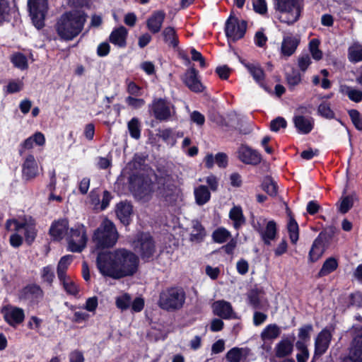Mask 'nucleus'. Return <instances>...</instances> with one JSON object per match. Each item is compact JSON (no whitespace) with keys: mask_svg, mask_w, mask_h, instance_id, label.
I'll return each mask as SVG.
<instances>
[{"mask_svg":"<svg viewBox=\"0 0 362 362\" xmlns=\"http://www.w3.org/2000/svg\"><path fill=\"white\" fill-rule=\"evenodd\" d=\"M34 144L40 146L45 144V137L42 132H35L20 144L18 146L19 156H22L25 151L32 149L34 146Z\"/></svg>","mask_w":362,"mask_h":362,"instance_id":"nucleus-24","label":"nucleus"},{"mask_svg":"<svg viewBox=\"0 0 362 362\" xmlns=\"http://www.w3.org/2000/svg\"><path fill=\"white\" fill-rule=\"evenodd\" d=\"M231 117L230 120L226 121L214 108L212 105L208 111V117L210 122L216 126H234L237 117L235 114H230L228 115Z\"/></svg>","mask_w":362,"mask_h":362,"instance_id":"nucleus-27","label":"nucleus"},{"mask_svg":"<svg viewBox=\"0 0 362 362\" xmlns=\"http://www.w3.org/2000/svg\"><path fill=\"white\" fill-rule=\"evenodd\" d=\"M349 115L351 117V119L355 126V127L362 131V119L361 117V115L359 112L356 110H350L349 111Z\"/></svg>","mask_w":362,"mask_h":362,"instance_id":"nucleus-59","label":"nucleus"},{"mask_svg":"<svg viewBox=\"0 0 362 362\" xmlns=\"http://www.w3.org/2000/svg\"><path fill=\"white\" fill-rule=\"evenodd\" d=\"M87 14L82 10L65 11L57 19L55 29L62 40L69 41L77 37L83 30Z\"/></svg>","mask_w":362,"mask_h":362,"instance_id":"nucleus-2","label":"nucleus"},{"mask_svg":"<svg viewBox=\"0 0 362 362\" xmlns=\"http://www.w3.org/2000/svg\"><path fill=\"white\" fill-rule=\"evenodd\" d=\"M40 276L42 281L51 286L55 278L53 267L47 265L42 267L40 271Z\"/></svg>","mask_w":362,"mask_h":362,"instance_id":"nucleus-44","label":"nucleus"},{"mask_svg":"<svg viewBox=\"0 0 362 362\" xmlns=\"http://www.w3.org/2000/svg\"><path fill=\"white\" fill-rule=\"evenodd\" d=\"M338 267L337 261L334 257H329L323 263L321 269L318 273V276L322 277L327 276L331 272L337 269Z\"/></svg>","mask_w":362,"mask_h":362,"instance_id":"nucleus-42","label":"nucleus"},{"mask_svg":"<svg viewBox=\"0 0 362 362\" xmlns=\"http://www.w3.org/2000/svg\"><path fill=\"white\" fill-rule=\"evenodd\" d=\"M318 112L320 114V115L327 119H332L334 117V113L331 110L329 104L326 103H321L319 105Z\"/></svg>","mask_w":362,"mask_h":362,"instance_id":"nucleus-61","label":"nucleus"},{"mask_svg":"<svg viewBox=\"0 0 362 362\" xmlns=\"http://www.w3.org/2000/svg\"><path fill=\"white\" fill-rule=\"evenodd\" d=\"M125 103L129 107L134 110L141 109L146 104L144 99L131 95H129L125 98Z\"/></svg>","mask_w":362,"mask_h":362,"instance_id":"nucleus-54","label":"nucleus"},{"mask_svg":"<svg viewBox=\"0 0 362 362\" xmlns=\"http://www.w3.org/2000/svg\"><path fill=\"white\" fill-rule=\"evenodd\" d=\"M245 352L244 349L234 347L227 352L226 358L229 362H241L246 356Z\"/></svg>","mask_w":362,"mask_h":362,"instance_id":"nucleus-41","label":"nucleus"},{"mask_svg":"<svg viewBox=\"0 0 362 362\" xmlns=\"http://www.w3.org/2000/svg\"><path fill=\"white\" fill-rule=\"evenodd\" d=\"M44 295L42 288L36 284H29L19 292V298L29 300L32 305H37L43 299Z\"/></svg>","mask_w":362,"mask_h":362,"instance_id":"nucleus-16","label":"nucleus"},{"mask_svg":"<svg viewBox=\"0 0 362 362\" xmlns=\"http://www.w3.org/2000/svg\"><path fill=\"white\" fill-rule=\"evenodd\" d=\"M336 230L337 229L334 226H329L322 231L317 236V238L320 239V240H321V242L323 243L325 245L328 247L330 241L336 233Z\"/></svg>","mask_w":362,"mask_h":362,"instance_id":"nucleus-50","label":"nucleus"},{"mask_svg":"<svg viewBox=\"0 0 362 362\" xmlns=\"http://www.w3.org/2000/svg\"><path fill=\"white\" fill-rule=\"evenodd\" d=\"M340 91L348 96V98L355 102L359 103L362 100V91L355 89L351 86H348L346 85L341 86Z\"/></svg>","mask_w":362,"mask_h":362,"instance_id":"nucleus-40","label":"nucleus"},{"mask_svg":"<svg viewBox=\"0 0 362 362\" xmlns=\"http://www.w3.org/2000/svg\"><path fill=\"white\" fill-rule=\"evenodd\" d=\"M23 87L22 81H11L4 88V91L6 94H13L20 92Z\"/></svg>","mask_w":362,"mask_h":362,"instance_id":"nucleus-56","label":"nucleus"},{"mask_svg":"<svg viewBox=\"0 0 362 362\" xmlns=\"http://www.w3.org/2000/svg\"><path fill=\"white\" fill-rule=\"evenodd\" d=\"M333 330V328L326 327L317 334L315 341V356H320L327 351L332 340Z\"/></svg>","mask_w":362,"mask_h":362,"instance_id":"nucleus-17","label":"nucleus"},{"mask_svg":"<svg viewBox=\"0 0 362 362\" xmlns=\"http://www.w3.org/2000/svg\"><path fill=\"white\" fill-rule=\"evenodd\" d=\"M299 43L300 37L298 36H285L281 43V54L286 57L291 56L295 52Z\"/></svg>","mask_w":362,"mask_h":362,"instance_id":"nucleus-29","label":"nucleus"},{"mask_svg":"<svg viewBox=\"0 0 362 362\" xmlns=\"http://www.w3.org/2000/svg\"><path fill=\"white\" fill-rule=\"evenodd\" d=\"M287 228L291 243L296 244L298 240V225L293 218H290Z\"/></svg>","mask_w":362,"mask_h":362,"instance_id":"nucleus-51","label":"nucleus"},{"mask_svg":"<svg viewBox=\"0 0 362 362\" xmlns=\"http://www.w3.org/2000/svg\"><path fill=\"white\" fill-rule=\"evenodd\" d=\"M38 175V165L33 154H28L22 164V179L26 182Z\"/></svg>","mask_w":362,"mask_h":362,"instance_id":"nucleus-19","label":"nucleus"},{"mask_svg":"<svg viewBox=\"0 0 362 362\" xmlns=\"http://www.w3.org/2000/svg\"><path fill=\"white\" fill-rule=\"evenodd\" d=\"M262 188L270 196H276L277 194V185L271 177L264 179Z\"/></svg>","mask_w":362,"mask_h":362,"instance_id":"nucleus-49","label":"nucleus"},{"mask_svg":"<svg viewBox=\"0 0 362 362\" xmlns=\"http://www.w3.org/2000/svg\"><path fill=\"white\" fill-rule=\"evenodd\" d=\"M127 129L132 139L139 140L141 138V124L138 117H132L127 122Z\"/></svg>","mask_w":362,"mask_h":362,"instance_id":"nucleus-36","label":"nucleus"},{"mask_svg":"<svg viewBox=\"0 0 362 362\" xmlns=\"http://www.w3.org/2000/svg\"><path fill=\"white\" fill-rule=\"evenodd\" d=\"M356 199V197L355 194L342 197L339 203L337 204L339 211L343 214L347 213L353 206L354 202Z\"/></svg>","mask_w":362,"mask_h":362,"instance_id":"nucleus-43","label":"nucleus"},{"mask_svg":"<svg viewBox=\"0 0 362 362\" xmlns=\"http://www.w3.org/2000/svg\"><path fill=\"white\" fill-rule=\"evenodd\" d=\"M112 157L110 155L108 157L99 156L98 158L97 167L100 170H106L112 165Z\"/></svg>","mask_w":362,"mask_h":362,"instance_id":"nucleus-64","label":"nucleus"},{"mask_svg":"<svg viewBox=\"0 0 362 362\" xmlns=\"http://www.w3.org/2000/svg\"><path fill=\"white\" fill-rule=\"evenodd\" d=\"M118 232L114 223L105 218L95 230L92 239L97 249L112 247L117 242Z\"/></svg>","mask_w":362,"mask_h":362,"instance_id":"nucleus-3","label":"nucleus"},{"mask_svg":"<svg viewBox=\"0 0 362 362\" xmlns=\"http://www.w3.org/2000/svg\"><path fill=\"white\" fill-rule=\"evenodd\" d=\"M293 123L298 132L305 134L310 132L313 127L312 119L302 115H295Z\"/></svg>","mask_w":362,"mask_h":362,"instance_id":"nucleus-31","label":"nucleus"},{"mask_svg":"<svg viewBox=\"0 0 362 362\" xmlns=\"http://www.w3.org/2000/svg\"><path fill=\"white\" fill-rule=\"evenodd\" d=\"M165 16L166 13L163 10L153 11L146 22L148 30L152 34L158 33L161 30Z\"/></svg>","mask_w":362,"mask_h":362,"instance_id":"nucleus-21","label":"nucleus"},{"mask_svg":"<svg viewBox=\"0 0 362 362\" xmlns=\"http://www.w3.org/2000/svg\"><path fill=\"white\" fill-rule=\"evenodd\" d=\"M139 264V257L125 248L99 252L96 258L100 273L113 279L133 276L138 271Z\"/></svg>","mask_w":362,"mask_h":362,"instance_id":"nucleus-1","label":"nucleus"},{"mask_svg":"<svg viewBox=\"0 0 362 362\" xmlns=\"http://www.w3.org/2000/svg\"><path fill=\"white\" fill-rule=\"evenodd\" d=\"M286 121L281 117H278L270 122V129L272 132H278L280 128H286Z\"/></svg>","mask_w":362,"mask_h":362,"instance_id":"nucleus-63","label":"nucleus"},{"mask_svg":"<svg viewBox=\"0 0 362 362\" xmlns=\"http://www.w3.org/2000/svg\"><path fill=\"white\" fill-rule=\"evenodd\" d=\"M274 7L282 13L288 14V17L281 19L288 24L296 22L300 13V8L298 0H274Z\"/></svg>","mask_w":362,"mask_h":362,"instance_id":"nucleus-10","label":"nucleus"},{"mask_svg":"<svg viewBox=\"0 0 362 362\" xmlns=\"http://www.w3.org/2000/svg\"><path fill=\"white\" fill-rule=\"evenodd\" d=\"M141 87H140L134 81H129V83H127V92L131 96H136V97L141 96Z\"/></svg>","mask_w":362,"mask_h":362,"instance_id":"nucleus-62","label":"nucleus"},{"mask_svg":"<svg viewBox=\"0 0 362 362\" xmlns=\"http://www.w3.org/2000/svg\"><path fill=\"white\" fill-rule=\"evenodd\" d=\"M183 81L185 84L194 92H202L203 86L198 78V71L191 67L185 74Z\"/></svg>","mask_w":362,"mask_h":362,"instance_id":"nucleus-26","label":"nucleus"},{"mask_svg":"<svg viewBox=\"0 0 362 362\" xmlns=\"http://www.w3.org/2000/svg\"><path fill=\"white\" fill-rule=\"evenodd\" d=\"M320 42L317 39H313L309 43L310 52L315 60H320L322 57V52L319 49Z\"/></svg>","mask_w":362,"mask_h":362,"instance_id":"nucleus-55","label":"nucleus"},{"mask_svg":"<svg viewBox=\"0 0 362 362\" xmlns=\"http://www.w3.org/2000/svg\"><path fill=\"white\" fill-rule=\"evenodd\" d=\"M238 158L247 165H256L261 162L260 154L247 146H241L238 151Z\"/></svg>","mask_w":362,"mask_h":362,"instance_id":"nucleus-22","label":"nucleus"},{"mask_svg":"<svg viewBox=\"0 0 362 362\" xmlns=\"http://www.w3.org/2000/svg\"><path fill=\"white\" fill-rule=\"evenodd\" d=\"M66 239L69 251L81 252L86 247L88 240L86 227L83 223H76L69 229Z\"/></svg>","mask_w":362,"mask_h":362,"instance_id":"nucleus-5","label":"nucleus"},{"mask_svg":"<svg viewBox=\"0 0 362 362\" xmlns=\"http://www.w3.org/2000/svg\"><path fill=\"white\" fill-rule=\"evenodd\" d=\"M9 4L6 0H0V25L7 20L9 15Z\"/></svg>","mask_w":362,"mask_h":362,"instance_id":"nucleus-60","label":"nucleus"},{"mask_svg":"<svg viewBox=\"0 0 362 362\" xmlns=\"http://www.w3.org/2000/svg\"><path fill=\"white\" fill-rule=\"evenodd\" d=\"M231 236L230 233L225 228L220 227L212 233V238L215 243H223Z\"/></svg>","mask_w":362,"mask_h":362,"instance_id":"nucleus-46","label":"nucleus"},{"mask_svg":"<svg viewBox=\"0 0 362 362\" xmlns=\"http://www.w3.org/2000/svg\"><path fill=\"white\" fill-rule=\"evenodd\" d=\"M149 114L159 122H167L171 119V103L166 98H154L148 105Z\"/></svg>","mask_w":362,"mask_h":362,"instance_id":"nucleus-7","label":"nucleus"},{"mask_svg":"<svg viewBox=\"0 0 362 362\" xmlns=\"http://www.w3.org/2000/svg\"><path fill=\"white\" fill-rule=\"evenodd\" d=\"M115 213L120 222L125 226H127L132 222V216L133 214V206L131 202L121 201L116 204Z\"/></svg>","mask_w":362,"mask_h":362,"instance_id":"nucleus-20","label":"nucleus"},{"mask_svg":"<svg viewBox=\"0 0 362 362\" xmlns=\"http://www.w3.org/2000/svg\"><path fill=\"white\" fill-rule=\"evenodd\" d=\"M136 250L144 262L153 260L156 251V243L150 234H143L139 238Z\"/></svg>","mask_w":362,"mask_h":362,"instance_id":"nucleus-9","label":"nucleus"},{"mask_svg":"<svg viewBox=\"0 0 362 362\" xmlns=\"http://www.w3.org/2000/svg\"><path fill=\"white\" fill-rule=\"evenodd\" d=\"M185 301V293L181 288L171 287L162 291L159 295L158 305L167 311L180 309Z\"/></svg>","mask_w":362,"mask_h":362,"instance_id":"nucleus-4","label":"nucleus"},{"mask_svg":"<svg viewBox=\"0 0 362 362\" xmlns=\"http://www.w3.org/2000/svg\"><path fill=\"white\" fill-rule=\"evenodd\" d=\"M129 188L135 194L144 197L151 192L152 182L150 178L140 174H132L129 177Z\"/></svg>","mask_w":362,"mask_h":362,"instance_id":"nucleus-12","label":"nucleus"},{"mask_svg":"<svg viewBox=\"0 0 362 362\" xmlns=\"http://www.w3.org/2000/svg\"><path fill=\"white\" fill-rule=\"evenodd\" d=\"M327 247L317 238L314 240L309 252V258L312 262L317 261L324 253Z\"/></svg>","mask_w":362,"mask_h":362,"instance_id":"nucleus-34","label":"nucleus"},{"mask_svg":"<svg viewBox=\"0 0 362 362\" xmlns=\"http://www.w3.org/2000/svg\"><path fill=\"white\" fill-rule=\"evenodd\" d=\"M189 54L192 55V60L199 62L200 66L202 67L204 66V57L202 53L197 51L194 47H190L186 50H180L178 52L179 58L182 60L183 64L186 66H189L191 64Z\"/></svg>","mask_w":362,"mask_h":362,"instance_id":"nucleus-30","label":"nucleus"},{"mask_svg":"<svg viewBox=\"0 0 362 362\" xmlns=\"http://www.w3.org/2000/svg\"><path fill=\"white\" fill-rule=\"evenodd\" d=\"M69 220L66 218H62L54 220L49 229V235L54 241L62 240L64 235H67L69 229Z\"/></svg>","mask_w":362,"mask_h":362,"instance_id":"nucleus-18","label":"nucleus"},{"mask_svg":"<svg viewBox=\"0 0 362 362\" xmlns=\"http://www.w3.org/2000/svg\"><path fill=\"white\" fill-rule=\"evenodd\" d=\"M157 192L167 202H175L177 197V187L174 180L169 175L160 176L157 179Z\"/></svg>","mask_w":362,"mask_h":362,"instance_id":"nucleus-11","label":"nucleus"},{"mask_svg":"<svg viewBox=\"0 0 362 362\" xmlns=\"http://www.w3.org/2000/svg\"><path fill=\"white\" fill-rule=\"evenodd\" d=\"M280 334V329L276 325H268L262 332L261 337L263 340H269L277 338Z\"/></svg>","mask_w":362,"mask_h":362,"instance_id":"nucleus-45","label":"nucleus"},{"mask_svg":"<svg viewBox=\"0 0 362 362\" xmlns=\"http://www.w3.org/2000/svg\"><path fill=\"white\" fill-rule=\"evenodd\" d=\"M62 285L63 286L65 291L69 295L76 296L79 293L78 286L71 279L62 283Z\"/></svg>","mask_w":362,"mask_h":362,"instance_id":"nucleus-57","label":"nucleus"},{"mask_svg":"<svg viewBox=\"0 0 362 362\" xmlns=\"http://www.w3.org/2000/svg\"><path fill=\"white\" fill-rule=\"evenodd\" d=\"M266 218H259L255 222L253 221L252 226L257 230L264 244L270 245L271 241L276 238V224L274 221H269L267 223L265 228H263V224L266 222Z\"/></svg>","mask_w":362,"mask_h":362,"instance_id":"nucleus-13","label":"nucleus"},{"mask_svg":"<svg viewBox=\"0 0 362 362\" xmlns=\"http://www.w3.org/2000/svg\"><path fill=\"white\" fill-rule=\"evenodd\" d=\"M348 58L354 63L362 61V45L355 42L350 46L348 49Z\"/></svg>","mask_w":362,"mask_h":362,"instance_id":"nucleus-39","label":"nucleus"},{"mask_svg":"<svg viewBox=\"0 0 362 362\" xmlns=\"http://www.w3.org/2000/svg\"><path fill=\"white\" fill-rule=\"evenodd\" d=\"M246 28L245 21L240 22L236 17L230 16L226 23L225 31L228 38L236 41L244 36Z\"/></svg>","mask_w":362,"mask_h":362,"instance_id":"nucleus-15","label":"nucleus"},{"mask_svg":"<svg viewBox=\"0 0 362 362\" xmlns=\"http://www.w3.org/2000/svg\"><path fill=\"white\" fill-rule=\"evenodd\" d=\"M28 7L33 25L37 29H42L45 26L48 0H28Z\"/></svg>","mask_w":362,"mask_h":362,"instance_id":"nucleus-8","label":"nucleus"},{"mask_svg":"<svg viewBox=\"0 0 362 362\" xmlns=\"http://www.w3.org/2000/svg\"><path fill=\"white\" fill-rule=\"evenodd\" d=\"M259 294L260 291L257 289L250 290L247 293L249 303L254 309H263Z\"/></svg>","mask_w":362,"mask_h":362,"instance_id":"nucleus-47","label":"nucleus"},{"mask_svg":"<svg viewBox=\"0 0 362 362\" xmlns=\"http://www.w3.org/2000/svg\"><path fill=\"white\" fill-rule=\"evenodd\" d=\"M276 356L279 358L286 356L293 351V344L288 339H284L279 341L275 348Z\"/></svg>","mask_w":362,"mask_h":362,"instance_id":"nucleus-38","label":"nucleus"},{"mask_svg":"<svg viewBox=\"0 0 362 362\" xmlns=\"http://www.w3.org/2000/svg\"><path fill=\"white\" fill-rule=\"evenodd\" d=\"M286 81L290 88H293L300 83L301 76L297 70L292 69L291 72L286 74Z\"/></svg>","mask_w":362,"mask_h":362,"instance_id":"nucleus-53","label":"nucleus"},{"mask_svg":"<svg viewBox=\"0 0 362 362\" xmlns=\"http://www.w3.org/2000/svg\"><path fill=\"white\" fill-rule=\"evenodd\" d=\"M4 320L11 326L22 323L25 319V313L22 308L13 307L6 310L4 315Z\"/></svg>","mask_w":362,"mask_h":362,"instance_id":"nucleus-28","label":"nucleus"},{"mask_svg":"<svg viewBox=\"0 0 362 362\" xmlns=\"http://www.w3.org/2000/svg\"><path fill=\"white\" fill-rule=\"evenodd\" d=\"M244 66L247 68L250 74L252 75L253 78L264 88L266 87L263 84L265 74L260 65L257 63H244Z\"/></svg>","mask_w":362,"mask_h":362,"instance_id":"nucleus-32","label":"nucleus"},{"mask_svg":"<svg viewBox=\"0 0 362 362\" xmlns=\"http://www.w3.org/2000/svg\"><path fill=\"white\" fill-rule=\"evenodd\" d=\"M10 61L13 66L22 71L28 69V62L26 56L21 52H14L10 57Z\"/></svg>","mask_w":362,"mask_h":362,"instance_id":"nucleus-37","label":"nucleus"},{"mask_svg":"<svg viewBox=\"0 0 362 362\" xmlns=\"http://www.w3.org/2000/svg\"><path fill=\"white\" fill-rule=\"evenodd\" d=\"M211 307L214 314L221 318L235 319L237 317L231 304L228 301L223 300L215 301Z\"/></svg>","mask_w":362,"mask_h":362,"instance_id":"nucleus-23","label":"nucleus"},{"mask_svg":"<svg viewBox=\"0 0 362 362\" xmlns=\"http://www.w3.org/2000/svg\"><path fill=\"white\" fill-rule=\"evenodd\" d=\"M128 30L123 25H120L112 30L109 35L108 40L114 45L124 48L127 46Z\"/></svg>","mask_w":362,"mask_h":362,"instance_id":"nucleus-25","label":"nucleus"},{"mask_svg":"<svg viewBox=\"0 0 362 362\" xmlns=\"http://www.w3.org/2000/svg\"><path fill=\"white\" fill-rule=\"evenodd\" d=\"M161 35L165 42L168 43L173 47H177L179 43L178 36L173 27L168 26L165 28Z\"/></svg>","mask_w":362,"mask_h":362,"instance_id":"nucleus-35","label":"nucleus"},{"mask_svg":"<svg viewBox=\"0 0 362 362\" xmlns=\"http://www.w3.org/2000/svg\"><path fill=\"white\" fill-rule=\"evenodd\" d=\"M313 331V326L311 325H306L299 329L298 341H303L305 344L310 338V333Z\"/></svg>","mask_w":362,"mask_h":362,"instance_id":"nucleus-58","label":"nucleus"},{"mask_svg":"<svg viewBox=\"0 0 362 362\" xmlns=\"http://www.w3.org/2000/svg\"><path fill=\"white\" fill-rule=\"evenodd\" d=\"M12 224L14 225L13 230L16 232H18L21 229L24 230V239L28 245H31L34 243L37 235L36 223L34 219L30 218V221H27L25 218L23 221H20L16 218H9L6 220L5 223L6 230H10V227Z\"/></svg>","mask_w":362,"mask_h":362,"instance_id":"nucleus-6","label":"nucleus"},{"mask_svg":"<svg viewBox=\"0 0 362 362\" xmlns=\"http://www.w3.org/2000/svg\"><path fill=\"white\" fill-rule=\"evenodd\" d=\"M296 347L298 351L296 355V359L298 362H306L309 358V351L307 345L303 341H297L296 343Z\"/></svg>","mask_w":362,"mask_h":362,"instance_id":"nucleus-48","label":"nucleus"},{"mask_svg":"<svg viewBox=\"0 0 362 362\" xmlns=\"http://www.w3.org/2000/svg\"><path fill=\"white\" fill-rule=\"evenodd\" d=\"M115 305L121 310H127L131 305V296L125 293L122 296H117L115 300Z\"/></svg>","mask_w":362,"mask_h":362,"instance_id":"nucleus-52","label":"nucleus"},{"mask_svg":"<svg viewBox=\"0 0 362 362\" xmlns=\"http://www.w3.org/2000/svg\"><path fill=\"white\" fill-rule=\"evenodd\" d=\"M341 362H362V328L355 330L349 354L342 358Z\"/></svg>","mask_w":362,"mask_h":362,"instance_id":"nucleus-14","label":"nucleus"},{"mask_svg":"<svg viewBox=\"0 0 362 362\" xmlns=\"http://www.w3.org/2000/svg\"><path fill=\"white\" fill-rule=\"evenodd\" d=\"M229 218L233 221V227L237 230L245 223V218L240 206H234L230 210Z\"/></svg>","mask_w":362,"mask_h":362,"instance_id":"nucleus-33","label":"nucleus"}]
</instances>
